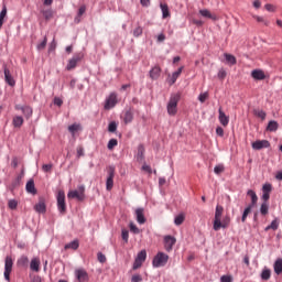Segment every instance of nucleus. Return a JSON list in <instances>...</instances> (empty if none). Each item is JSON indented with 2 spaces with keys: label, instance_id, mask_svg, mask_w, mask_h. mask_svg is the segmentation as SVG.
<instances>
[{
  "label": "nucleus",
  "instance_id": "473e14b6",
  "mask_svg": "<svg viewBox=\"0 0 282 282\" xmlns=\"http://www.w3.org/2000/svg\"><path fill=\"white\" fill-rule=\"evenodd\" d=\"M254 206H252V205H248L246 208H245V210H243V213H242V217H241V221H242V224H246V220L248 219V215L250 214V213H252V208H253Z\"/></svg>",
  "mask_w": 282,
  "mask_h": 282
},
{
  "label": "nucleus",
  "instance_id": "6e6552de",
  "mask_svg": "<svg viewBox=\"0 0 282 282\" xmlns=\"http://www.w3.org/2000/svg\"><path fill=\"white\" fill-rule=\"evenodd\" d=\"M12 265H14L12 257L7 256L4 262V279L8 282H10V274H12Z\"/></svg>",
  "mask_w": 282,
  "mask_h": 282
},
{
  "label": "nucleus",
  "instance_id": "423d86ee",
  "mask_svg": "<svg viewBox=\"0 0 282 282\" xmlns=\"http://www.w3.org/2000/svg\"><path fill=\"white\" fill-rule=\"evenodd\" d=\"M68 199H78V202H83L85 199V187L82 185L78 187V191H70L67 194Z\"/></svg>",
  "mask_w": 282,
  "mask_h": 282
},
{
  "label": "nucleus",
  "instance_id": "864d4df0",
  "mask_svg": "<svg viewBox=\"0 0 282 282\" xmlns=\"http://www.w3.org/2000/svg\"><path fill=\"white\" fill-rule=\"evenodd\" d=\"M121 237L126 243L129 241V230L122 229Z\"/></svg>",
  "mask_w": 282,
  "mask_h": 282
},
{
  "label": "nucleus",
  "instance_id": "4468645a",
  "mask_svg": "<svg viewBox=\"0 0 282 282\" xmlns=\"http://www.w3.org/2000/svg\"><path fill=\"white\" fill-rule=\"evenodd\" d=\"M75 276L78 282H88L89 281V274H87V271H85V269H76Z\"/></svg>",
  "mask_w": 282,
  "mask_h": 282
},
{
  "label": "nucleus",
  "instance_id": "09e8293b",
  "mask_svg": "<svg viewBox=\"0 0 282 282\" xmlns=\"http://www.w3.org/2000/svg\"><path fill=\"white\" fill-rule=\"evenodd\" d=\"M254 116H257L261 120H265L267 115H265V111H263V110H254Z\"/></svg>",
  "mask_w": 282,
  "mask_h": 282
},
{
  "label": "nucleus",
  "instance_id": "c9c22d12",
  "mask_svg": "<svg viewBox=\"0 0 282 282\" xmlns=\"http://www.w3.org/2000/svg\"><path fill=\"white\" fill-rule=\"evenodd\" d=\"M279 129V122L271 120L269 121L268 126H267V131H271L274 132Z\"/></svg>",
  "mask_w": 282,
  "mask_h": 282
},
{
  "label": "nucleus",
  "instance_id": "6e6d98bb",
  "mask_svg": "<svg viewBox=\"0 0 282 282\" xmlns=\"http://www.w3.org/2000/svg\"><path fill=\"white\" fill-rule=\"evenodd\" d=\"M97 259H98L99 263H105V261H107V257H105V254H102V252H98Z\"/></svg>",
  "mask_w": 282,
  "mask_h": 282
},
{
  "label": "nucleus",
  "instance_id": "c756f323",
  "mask_svg": "<svg viewBox=\"0 0 282 282\" xmlns=\"http://www.w3.org/2000/svg\"><path fill=\"white\" fill-rule=\"evenodd\" d=\"M162 11V19H169L171 17V12L169 11V6L165 3L160 4Z\"/></svg>",
  "mask_w": 282,
  "mask_h": 282
},
{
  "label": "nucleus",
  "instance_id": "c03bdc74",
  "mask_svg": "<svg viewBox=\"0 0 282 282\" xmlns=\"http://www.w3.org/2000/svg\"><path fill=\"white\" fill-rule=\"evenodd\" d=\"M17 206H19V202H17V199H10L8 202V207L11 209V210H17Z\"/></svg>",
  "mask_w": 282,
  "mask_h": 282
},
{
  "label": "nucleus",
  "instance_id": "774afa93",
  "mask_svg": "<svg viewBox=\"0 0 282 282\" xmlns=\"http://www.w3.org/2000/svg\"><path fill=\"white\" fill-rule=\"evenodd\" d=\"M31 282H42V279H41V276H39V275H34V276L32 278Z\"/></svg>",
  "mask_w": 282,
  "mask_h": 282
},
{
  "label": "nucleus",
  "instance_id": "680f3d73",
  "mask_svg": "<svg viewBox=\"0 0 282 282\" xmlns=\"http://www.w3.org/2000/svg\"><path fill=\"white\" fill-rule=\"evenodd\" d=\"M216 133H217V135H219L220 138H224V128L217 127V128H216Z\"/></svg>",
  "mask_w": 282,
  "mask_h": 282
},
{
  "label": "nucleus",
  "instance_id": "69168bd1",
  "mask_svg": "<svg viewBox=\"0 0 282 282\" xmlns=\"http://www.w3.org/2000/svg\"><path fill=\"white\" fill-rule=\"evenodd\" d=\"M262 199L263 202L268 203V200L270 199V194L267 192H262Z\"/></svg>",
  "mask_w": 282,
  "mask_h": 282
},
{
  "label": "nucleus",
  "instance_id": "9b49d317",
  "mask_svg": "<svg viewBox=\"0 0 282 282\" xmlns=\"http://www.w3.org/2000/svg\"><path fill=\"white\" fill-rule=\"evenodd\" d=\"M3 72H4V82L9 87H14L17 85V80H14V77L12 76V73H10V68H8V65H3Z\"/></svg>",
  "mask_w": 282,
  "mask_h": 282
},
{
  "label": "nucleus",
  "instance_id": "e2e57ef3",
  "mask_svg": "<svg viewBox=\"0 0 282 282\" xmlns=\"http://www.w3.org/2000/svg\"><path fill=\"white\" fill-rule=\"evenodd\" d=\"M218 78H220V80H224V78H226V70L220 69V70L218 72Z\"/></svg>",
  "mask_w": 282,
  "mask_h": 282
},
{
  "label": "nucleus",
  "instance_id": "ddd939ff",
  "mask_svg": "<svg viewBox=\"0 0 282 282\" xmlns=\"http://www.w3.org/2000/svg\"><path fill=\"white\" fill-rule=\"evenodd\" d=\"M253 151H261V149H270V141L257 140L251 144Z\"/></svg>",
  "mask_w": 282,
  "mask_h": 282
},
{
  "label": "nucleus",
  "instance_id": "0e129e2a",
  "mask_svg": "<svg viewBox=\"0 0 282 282\" xmlns=\"http://www.w3.org/2000/svg\"><path fill=\"white\" fill-rule=\"evenodd\" d=\"M85 155V150L83 149V147H78L77 148V156L80 158Z\"/></svg>",
  "mask_w": 282,
  "mask_h": 282
},
{
  "label": "nucleus",
  "instance_id": "7c9ffc66",
  "mask_svg": "<svg viewBox=\"0 0 282 282\" xmlns=\"http://www.w3.org/2000/svg\"><path fill=\"white\" fill-rule=\"evenodd\" d=\"M34 210L36 213H45L46 206H45V200L41 199L35 206Z\"/></svg>",
  "mask_w": 282,
  "mask_h": 282
},
{
  "label": "nucleus",
  "instance_id": "cd10ccee",
  "mask_svg": "<svg viewBox=\"0 0 282 282\" xmlns=\"http://www.w3.org/2000/svg\"><path fill=\"white\" fill-rule=\"evenodd\" d=\"M199 14H202L205 19H212L213 21L217 20V15H213L208 9L199 10Z\"/></svg>",
  "mask_w": 282,
  "mask_h": 282
},
{
  "label": "nucleus",
  "instance_id": "2eb2a0df",
  "mask_svg": "<svg viewBox=\"0 0 282 282\" xmlns=\"http://www.w3.org/2000/svg\"><path fill=\"white\" fill-rule=\"evenodd\" d=\"M182 72H184V66H181L172 75H169V78H167L169 85H175V83H177V78H180V76H182Z\"/></svg>",
  "mask_w": 282,
  "mask_h": 282
},
{
  "label": "nucleus",
  "instance_id": "393cba45",
  "mask_svg": "<svg viewBox=\"0 0 282 282\" xmlns=\"http://www.w3.org/2000/svg\"><path fill=\"white\" fill-rule=\"evenodd\" d=\"M23 122L24 120H23V117L21 116H15L12 119V124L15 129H21V127H23Z\"/></svg>",
  "mask_w": 282,
  "mask_h": 282
},
{
  "label": "nucleus",
  "instance_id": "412c9836",
  "mask_svg": "<svg viewBox=\"0 0 282 282\" xmlns=\"http://www.w3.org/2000/svg\"><path fill=\"white\" fill-rule=\"evenodd\" d=\"M41 14L45 19V21L54 19V11L52 9H41Z\"/></svg>",
  "mask_w": 282,
  "mask_h": 282
},
{
  "label": "nucleus",
  "instance_id": "de8ad7c7",
  "mask_svg": "<svg viewBox=\"0 0 282 282\" xmlns=\"http://www.w3.org/2000/svg\"><path fill=\"white\" fill-rule=\"evenodd\" d=\"M262 193H272V184L270 183H265L263 186H262Z\"/></svg>",
  "mask_w": 282,
  "mask_h": 282
},
{
  "label": "nucleus",
  "instance_id": "bb28decb",
  "mask_svg": "<svg viewBox=\"0 0 282 282\" xmlns=\"http://www.w3.org/2000/svg\"><path fill=\"white\" fill-rule=\"evenodd\" d=\"M224 57L227 65H237V57H235L232 54L225 53Z\"/></svg>",
  "mask_w": 282,
  "mask_h": 282
},
{
  "label": "nucleus",
  "instance_id": "a878e982",
  "mask_svg": "<svg viewBox=\"0 0 282 282\" xmlns=\"http://www.w3.org/2000/svg\"><path fill=\"white\" fill-rule=\"evenodd\" d=\"M273 270L275 274H282V258H278L273 263Z\"/></svg>",
  "mask_w": 282,
  "mask_h": 282
},
{
  "label": "nucleus",
  "instance_id": "f03ea898",
  "mask_svg": "<svg viewBox=\"0 0 282 282\" xmlns=\"http://www.w3.org/2000/svg\"><path fill=\"white\" fill-rule=\"evenodd\" d=\"M177 102H180V94L171 95L166 107L169 116H175L177 113Z\"/></svg>",
  "mask_w": 282,
  "mask_h": 282
},
{
  "label": "nucleus",
  "instance_id": "5fc2aeb1",
  "mask_svg": "<svg viewBox=\"0 0 282 282\" xmlns=\"http://www.w3.org/2000/svg\"><path fill=\"white\" fill-rule=\"evenodd\" d=\"M52 163H50V164H43L42 165V171L44 172V173H50V171H52Z\"/></svg>",
  "mask_w": 282,
  "mask_h": 282
},
{
  "label": "nucleus",
  "instance_id": "a18cd8bd",
  "mask_svg": "<svg viewBox=\"0 0 282 282\" xmlns=\"http://www.w3.org/2000/svg\"><path fill=\"white\" fill-rule=\"evenodd\" d=\"M224 171H225L224 164H218L214 167V173L216 175H220V173H224Z\"/></svg>",
  "mask_w": 282,
  "mask_h": 282
},
{
  "label": "nucleus",
  "instance_id": "e433bc0d",
  "mask_svg": "<svg viewBox=\"0 0 282 282\" xmlns=\"http://www.w3.org/2000/svg\"><path fill=\"white\" fill-rule=\"evenodd\" d=\"M123 121L126 124H129V122H133V112H131V110L124 112Z\"/></svg>",
  "mask_w": 282,
  "mask_h": 282
},
{
  "label": "nucleus",
  "instance_id": "39448f33",
  "mask_svg": "<svg viewBox=\"0 0 282 282\" xmlns=\"http://www.w3.org/2000/svg\"><path fill=\"white\" fill-rule=\"evenodd\" d=\"M56 199H57V209L62 215H65V213H67V205L65 204V192L59 191L57 193Z\"/></svg>",
  "mask_w": 282,
  "mask_h": 282
},
{
  "label": "nucleus",
  "instance_id": "2f4dec72",
  "mask_svg": "<svg viewBox=\"0 0 282 282\" xmlns=\"http://www.w3.org/2000/svg\"><path fill=\"white\" fill-rule=\"evenodd\" d=\"M80 243L78 242V240H73L69 243L65 245V250H78Z\"/></svg>",
  "mask_w": 282,
  "mask_h": 282
},
{
  "label": "nucleus",
  "instance_id": "ea45409f",
  "mask_svg": "<svg viewBox=\"0 0 282 282\" xmlns=\"http://www.w3.org/2000/svg\"><path fill=\"white\" fill-rule=\"evenodd\" d=\"M21 111L25 116V118H31L32 117V108H30V106L21 107Z\"/></svg>",
  "mask_w": 282,
  "mask_h": 282
},
{
  "label": "nucleus",
  "instance_id": "dca6fc26",
  "mask_svg": "<svg viewBox=\"0 0 282 282\" xmlns=\"http://www.w3.org/2000/svg\"><path fill=\"white\" fill-rule=\"evenodd\" d=\"M218 120L223 127H228V123L230 122V117L226 116V112L221 109V107L218 109Z\"/></svg>",
  "mask_w": 282,
  "mask_h": 282
},
{
  "label": "nucleus",
  "instance_id": "1a4fd4ad",
  "mask_svg": "<svg viewBox=\"0 0 282 282\" xmlns=\"http://www.w3.org/2000/svg\"><path fill=\"white\" fill-rule=\"evenodd\" d=\"M147 261V250H141L133 263V270H138L140 268H142V263H144Z\"/></svg>",
  "mask_w": 282,
  "mask_h": 282
},
{
  "label": "nucleus",
  "instance_id": "49530a36",
  "mask_svg": "<svg viewBox=\"0 0 282 282\" xmlns=\"http://www.w3.org/2000/svg\"><path fill=\"white\" fill-rule=\"evenodd\" d=\"M129 228H130V231L133 232V235H140V228H138V226H135V224L130 223Z\"/></svg>",
  "mask_w": 282,
  "mask_h": 282
},
{
  "label": "nucleus",
  "instance_id": "f257e3e1",
  "mask_svg": "<svg viewBox=\"0 0 282 282\" xmlns=\"http://www.w3.org/2000/svg\"><path fill=\"white\" fill-rule=\"evenodd\" d=\"M224 215V207L221 205L216 206L215 218L213 229L217 232L221 230V228H228L230 226V217L226 216L221 220V216Z\"/></svg>",
  "mask_w": 282,
  "mask_h": 282
},
{
  "label": "nucleus",
  "instance_id": "37998d69",
  "mask_svg": "<svg viewBox=\"0 0 282 282\" xmlns=\"http://www.w3.org/2000/svg\"><path fill=\"white\" fill-rule=\"evenodd\" d=\"M174 224L175 226H182V224H184V215L183 214L177 215L174 219Z\"/></svg>",
  "mask_w": 282,
  "mask_h": 282
},
{
  "label": "nucleus",
  "instance_id": "20e7f679",
  "mask_svg": "<svg viewBox=\"0 0 282 282\" xmlns=\"http://www.w3.org/2000/svg\"><path fill=\"white\" fill-rule=\"evenodd\" d=\"M83 58H85V54L83 52L76 53L73 58L68 61L66 69L68 72H72V69H76V66L78 65V63H80V61H83Z\"/></svg>",
  "mask_w": 282,
  "mask_h": 282
},
{
  "label": "nucleus",
  "instance_id": "a19ab883",
  "mask_svg": "<svg viewBox=\"0 0 282 282\" xmlns=\"http://www.w3.org/2000/svg\"><path fill=\"white\" fill-rule=\"evenodd\" d=\"M269 210H270V205H268V203L263 202L260 206V214L265 216V215H268Z\"/></svg>",
  "mask_w": 282,
  "mask_h": 282
},
{
  "label": "nucleus",
  "instance_id": "bf43d9fd",
  "mask_svg": "<svg viewBox=\"0 0 282 282\" xmlns=\"http://www.w3.org/2000/svg\"><path fill=\"white\" fill-rule=\"evenodd\" d=\"M45 45H47L46 37L37 45V50H45Z\"/></svg>",
  "mask_w": 282,
  "mask_h": 282
},
{
  "label": "nucleus",
  "instance_id": "f3484780",
  "mask_svg": "<svg viewBox=\"0 0 282 282\" xmlns=\"http://www.w3.org/2000/svg\"><path fill=\"white\" fill-rule=\"evenodd\" d=\"M251 77L253 80H265V72L262 69H253L251 72Z\"/></svg>",
  "mask_w": 282,
  "mask_h": 282
},
{
  "label": "nucleus",
  "instance_id": "603ef678",
  "mask_svg": "<svg viewBox=\"0 0 282 282\" xmlns=\"http://www.w3.org/2000/svg\"><path fill=\"white\" fill-rule=\"evenodd\" d=\"M198 100H199V102H206V100H208V93H202L198 96Z\"/></svg>",
  "mask_w": 282,
  "mask_h": 282
},
{
  "label": "nucleus",
  "instance_id": "5701e85b",
  "mask_svg": "<svg viewBox=\"0 0 282 282\" xmlns=\"http://www.w3.org/2000/svg\"><path fill=\"white\" fill-rule=\"evenodd\" d=\"M260 276L262 281H270V276H272V270H270L268 267H264Z\"/></svg>",
  "mask_w": 282,
  "mask_h": 282
},
{
  "label": "nucleus",
  "instance_id": "338daca9",
  "mask_svg": "<svg viewBox=\"0 0 282 282\" xmlns=\"http://www.w3.org/2000/svg\"><path fill=\"white\" fill-rule=\"evenodd\" d=\"M264 8L268 12H274V6L272 4H265Z\"/></svg>",
  "mask_w": 282,
  "mask_h": 282
},
{
  "label": "nucleus",
  "instance_id": "72a5a7b5",
  "mask_svg": "<svg viewBox=\"0 0 282 282\" xmlns=\"http://www.w3.org/2000/svg\"><path fill=\"white\" fill-rule=\"evenodd\" d=\"M26 192H29L31 195H36V187L34 186L33 180H30L26 183Z\"/></svg>",
  "mask_w": 282,
  "mask_h": 282
},
{
  "label": "nucleus",
  "instance_id": "58836bf2",
  "mask_svg": "<svg viewBox=\"0 0 282 282\" xmlns=\"http://www.w3.org/2000/svg\"><path fill=\"white\" fill-rule=\"evenodd\" d=\"M137 160L138 162H142V160H144V145L138 147Z\"/></svg>",
  "mask_w": 282,
  "mask_h": 282
},
{
  "label": "nucleus",
  "instance_id": "4d7b16f0",
  "mask_svg": "<svg viewBox=\"0 0 282 282\" xmlns=\"http://www.w3.org/2000/svg\"><path fill=\"white\" fill-rule=\"evenodd\" d=\"M220 282H232V275H223Z\"/></svg>",
  "mask_w": 282,
  "mask_h": 282
},
{
  "label": "nucleus",
  "instance_id": "79ce46f5",
  "mask_svg": "<svg viewBox=\"0 0 282 282\" xmlns=\"http://www.w3.org/2000/svg\"><path fill=\"white\" fill-rule=\"evenodd\" d=\"M108 131L109 133H116V131H118V123H116V121H111L108 124Z\"/></svg>",
  "mask_w": 282,
  "mask_h": 282
},
{
  "label": "nucleus",
  "instance_id": "13d9d810",
  "mask_svg": "<svg viewBox=\"0 0 282 282\" xmlns=\"http://www.w3.org/2000/svg\"><path fill=\"white\" fill-rule=\"evenodd\" d=\"M131 281L132 282H142V275L134 274V275H132Z\"/></svg>",
  "mask_w": 282,
  "mask_h": 282
},
{
  "label": "nucleus",
  "instance_id": "aec40b11",
  "mask_svg": "<svg viewBox=\"0 0 282 282\" xmlns=\"http://www.w3.org/2000/svg\"><path fill=\"white\" fill-rule=\"evenodd\" d=\"M160 74H162V68H160V66H154L150 70V78H152V80H158V78H160Z\"/></svg>",
  "mask_w": 282,
  "mask_h": 282
},
{
  "label": "nucleus",
  "instance_id": "f8f14e48",
  "mask_svg": "<svg viewBox=\"0 0 282 282\" xmlns=\"http://www.w3.org/2000/svg\"><path fill=\"white\" fill-rule=\"evenodd\" d=\"M163 243L166 252H171L173 250V246L177 243V239H175L173 236H165L163 238Z\"/></svg>",
  "mask_w": 282,
  "mask_h": 282
},
{
  "label": "nucleus",
  "instance_id": "3c124183",
  "mask_svg": "<svg viewBox=\"0 0 282 282\" xmlns=\"http://www.w3.org/2000/svg\"><path fill=\"white\" fill-rule=\"evenodd\" d=\"M253 19H256L258 23H263L264 25H268V20H265V18L263 17L254 15Z\"/></svg>",
  "mask_w": 282,
  "mask_h": 282
},
{
  "label": "nucleus",
  "instance_id": "4c0bfd02",
  "mask_svg": "<svg viewBox=\"0 0 282 282\" xmlns=\"http://www.w3.org/2000/svg\"><path fill=\"white\" fill-rule=\"evenodd\" d=\"M8 17V8L3 6L1 12H0V29L3 28V21Z\"/></svg>",
  "mask_w": 282,
  "mask_h": 282
},
{
  "label": "nucleus",
  "instance_id": "f704fd0d",
  "mask_svg": "<svg viewBox=\"0 0 282 282\" xmlns=\"http://www.w3.org/2000/svg\"><path fill=\"white\" fill-rule=\"evenodd\" d=\"M265 232H268V230H279V219H274L271 221V224L269 226H267L264 228Z\"/></svg>",
  "mask_w": 282,
  "mask_h": 282
},
{
  "label": "nucleus",
  "instance_id": "0eeeda50",
  "mask_svg": "<svg viewBox=\"0 0 282 282\" xmlns=\"http://www.w3.org/2000/svg\"><path fill=\"white\" fill-rule=\"evenodd\" d=\"M118 105V95L116 93H111L105 101L104 108L109 111V109H113Z\"/></svg>",
  "mask_w": 282,
  "mask_h": 282
},
{
  "label": "nucleus",
  "instance_id": "052dcab7",
  "mask_svg": "<svg viewBox=\"0 0 282 282\" xmlns=\"http://www.w3.org/2000/svg\"><path fill=\"white\" fill-rule=\"evenodd\" d=\"M140 3L143 8H149V6H151V0H140Z\"/></svg>",
  "mask_w": 282,
  "mask_h": 282
},
{
  "label": "nucleus",
  "instance_id": "b1692460",
  "mask_svg": "<svg viewBox=\"0 0 282 282\" xmlns=\"http://www.w3.org/2000/svg\"><path fill=\"white\" fill-rule=\"evenodd\" d=\"M247 195L251 198V203L249 205L257 206V203L259 202V196H257V193L252 189H249Z\"/></svg>",
  "mask_w": 282,
  "mask_h": 282
},
{
  "label": "nucleus",
  "instance_id": "a211bd4d",
  "mask_svg": "<svg viewBox=\"0 0 282 282\" xmlns=\"http://www.w3.org/2000/svg\"><path fill=\"white\" fill-rule=\"evenodd\" d=\"M135 217L138 224H147V218L144 217V208H137L135 209Z\"/></svg>",
  "mask_w": 282,
  "mask_h": 282
},
{
  "label": "nucleus",
  "instance_id": "7ed1b4c3",
  "mask_svg": "<svg viewBox=\"0 0 282 282\" xmlns=\"http://www.w3.org/2000/svg\"><path fill=\"white\" fill-rule=\"evenodd\" d=\"M166 263H169V254L164 252H159L152 261L153 268H164Z\"/></svg>",
  "mask_w": 282,
  "mask_h": 282
},
{
  "label": "nucleus",
  "instance_id": "c85d7f7f",
  "mask_svg": "<svg viewBox=\"0 0 282 282\" xmlns=\"http://www.w3.org/2000/svg\"><path fill=\"white\" fill-rule=\"evenodd\" d=\"M28 263H30V259L26 256H22L17 261L18 268H25V265H28Z\"/></svg>",
  "mask_w": 282,
  "mask_h": 282
},
{
  "label": "nucleus",
  "instance_id": "6ab92c4d",
  "mask_svg": "<svg viewBox=\"0 0 282 282\" xmlns=\"http://www.w3.org/2000/svg\"><path fill=\"white\" fill-rule=\"evenodd\" d=\"M68 131L73 138H76V133H78V131H83V126H80V123H73L68 126Z\"/></svg>",
  "mask_w": 282,
  "mask_h": 282
},
{
  "label": "nucleus",
  "instance_id": "8fccbe9b",
  "mask_svg": "<svg viewBox=\"0 0 282 282\" xmlns=\"http://www.w3.org/2000/svg\"><path fill=\"white\" fill-rule=\"evenodd\" d=\"M115 147H118V140L116 139H110L108 142V149L109 151H111V149H113Z\"/></svg>",
  "mask_w": 282,
  "mask_h": 282
},
{
  "label": "nucleus",
  "instance_id": "4be33fe9",
  "mask_svg": "<svg viewBox=\"0 0 282 282\" xmlns=\"http://www.w3.org/2000/svg\"><path fill=\"white\" fill-rule=\"evenodd\" d=\"M30 268L33 270V272H39L41 268V260L39 258H33L31 260Z\"/></svg>",
  "mask_w": 282,
  "mask_h": 282
},
{
  "label": "nucleus",
  "instance_id": "9d476101",
  "mask_svg": "<svg viewBox=\"0 0 282 282\" xmlns=\"http://www.w3.org/2000/svg\"><path fill=\"white\" fill-rule=\"evenodd\" d=\"M113 177H116V169L113 166L108 167V177L106 181V189L111 191L113 188Z\"/></svg>",
  "mask_w": 282,
  "mask_h": 282
}]
</instances>
